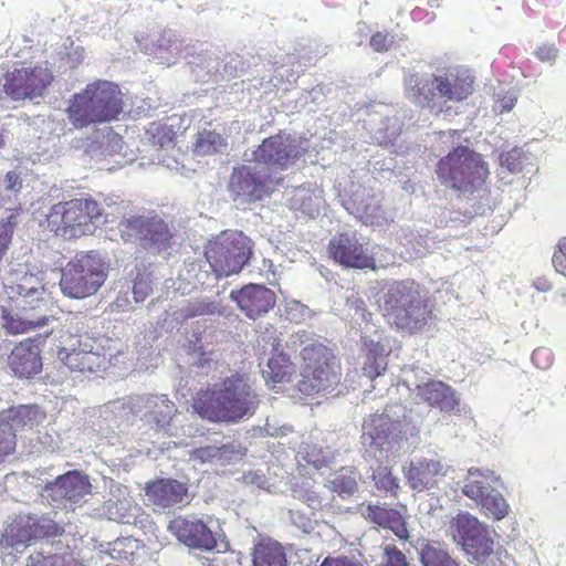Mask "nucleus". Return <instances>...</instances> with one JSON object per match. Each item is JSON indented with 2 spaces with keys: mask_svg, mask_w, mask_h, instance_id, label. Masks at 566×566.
<instances>
[{
  "mask_svg": "<svg viewBox=\"0 0 566 566\" xmlns=\"http://www.w3.org/2000/svg\"><path fill=\"white\" fill-rule=\"evenodd\" d=\"M117 229L125 242L139 240L145 248L158 252L168 249L174 238L168 224L157 214L124 217Z\"/></svg>",
  "mask_w": 566,
  "mask_h": 566,
  "instance_id": "nucleus-12",
  "label": "nucleus"
},
{
  "mask_svg": "<svg viewBox=\"0 0 566 566\" xmlns=\"http://www.w3.org/2000/svg\"><path fill=\"white\" fill-rule=\"evenodd\" d=\"M475 502L481 505L486 515L497 521L504 518L510 511L509 504L499 492H488L483 494L482 499H478Z\"/></svg>",
  "mask_w": 566,
  "mask_h": 566,
  "instance_id": "nucleus-41",
  "label": "nucleus"
},
{
  "mask_svg": "<svg viewBox=\"0 0 566 566\" xmlns=\"http://www.w3.org/2000/svg\"><path fill=\"white\" fill-rule=\"evenodd\" d=\"M18 221L14 214H10L0 221V264L8 253Z\"/></svg>",
  "mask_w": 566,
  "mask_h": 566,
  "instance_id": "nucleus-47",
  "label": "nucleus"
},
{
  "mask_svg": "<svg viewBox=\"0 0 566 566\" xmlns=\"http://www.w3.org/2000/svg\"><path fill=\"white\" fill-rule=\"evenodd\" d=\"M371 345L373 348H369L368 350L366 361L363 366V371L365 376L374 380L386 370L387 360L386 356L384 355V347H381L378 343Z\"/></svg>",
  "mask_w": 566,
  "mask_h": 566,
  "instance_id": "nucleus-43",
  "label": "nucleus"
},
{
  "mask_svg": "<svg viewBox=\"0 0 566 566\" xmlns=\"http://www.w3.org/2000/svg\"><path fill=\"white\" fill-rule=\"evenodd\" d=\"M101 217L102 207L96 200L74 198L53 205L45 217V227L54 237L71 241L92 234Z\"/></svg>",
  "mask_w": 566,
  "mask_h": 566,
  "instance_id": "nucleus-7",
  "label": "nucleus"
},
{
  "mask_svg": "<svg viewBox=\"0 0 566 566\" xmlns=\"http://www.w3.org/2000/svg\"><path fill=\"white\" fill-rule=\"evenodd\" d=\"M361 439L370 447L389 451L402 439L401 423L385 413L371 415L363 423Z\"/></svg>",
  "mask_w": 566,
  "mask_h": 566,
  "instance_id": "nucleus-17",
  "label": "nucleus"
},
{
  "mask_svg": "<svg viewBox=\"0 0 566 566\" xmlns=\"http://www.w3.org/2000/svg\"><path fill=\"white\" fill-rule=\"evenodd\" d=\"M308 505L315 507L321 504L319 496L316 494L308 495L307 497Z\"/></svg>",
  "mask_w": 566,
  "mask_h": 566,
  "instance_id": "nucleus-61",
  "label": "nucleus"
},
{
  "mask_svg": "<svg viewBox=\"0 0 566 566\" xmlns=\"http://www.w3.org/2000/svg\"><path fill=\"white\" fill-rule=\"evenodd\" d=\"M534 54L542 62H554L558 55V49L555 44L544 43L537 46Z\"/></svg>",
  "mask_w": 566,
  "mask_h": 566,
  "instance_id": "nucleus-55",
  "label": "nucleus"
},
{
  "mask_svg": "<svg viewBox=\"0 0 566 566\" xmlns=\"http://www.w3.org/2000/svg\"><path fill=\"white\" fill-rule=\"evenodd\" d=\"M307 153L302 143L291 134L280 130L262 140L253 150L255 163L266 166L265 169L286 170Z\"/></svg>",
  "mask_w": 566,
  "mask_h": 566,
  "instance_id": "nucleus-14",
  "label": "nucleus"
},
{
  "mask_svg": "<svg viewBox=\"0 0 566 566\" xmlns=\"http://www.w3.org/2000/svg\"><path fill=\"white\" fill-rule=\"evenodd\" d=\"M418 395L430 407L443 412H453L459 408V399L451 386L441 380H430L417 387Z\"/></svg>",
  "mask_w": 566,
  "mask_h": 566,
  "instance_id": "nucleus-26",
  "label": "nucleus"
},
{
  "mask_svg": "<svg viewBox=\"0 0 566 566\" xmlns=\"http://www.w3.org/2000/svg\"><path fill=\"white\" fill-rule=\"evenodd\" d=\"M145 494L153 505L166 510L185 501L188 486L176 479L157 478L146 483Z\"/></svg>",
  "mask_w": 566,
  "mask_h": 566,
  "instance_id": "nucleus-23",
  "label": "nucleus"
},
{
  "mask_svg": "<svg viewBox=\"0 0 566 566\" xmlns=\"http://www.w3.org/2000/svg\"><path fill=\"white\" fill-rule=\"evenodd\" d=\"M282 181V177H276L269 169L239 165L232 169L228 189L234 200L242 198L245 202L251 203L269 197Z\"/></svg>",
  "mask_w": 566,
  "mask_h": 566,
  "instance_id": "nucleus-11",
  "label": "nucleus"
},
{
  "mask_svg": "<svg viewBox=\"0 0 566 566\" xmlns=\"http://www.w3.org/2000/svg\"><path fill=\"white\" fill-rule=\"evenodd\" d=\"M549 358L551 354L545 348H537L532 354L533 363L541 368H545L549 365Z\"/></svg>",
  "mask_w": 566,
  "mask_h": 566,
  "instance_id": "nucleus-57",
  "label": "nucleus"
},
{
  "mask_svg": "<svg viewBox=\"0 0 566 566\" xmlns=\"http://www.w3.org/2000/svg\"><path fill=\"white\" fill-rule=\"evenodd\" d=\"M107 277V266L94 251L76 253L62 269L60 289L69 298L83 300L97 293Z\"/></svg>",
  "mask_w": 566,
  "mask_h": 566,
  "instance_id": "nucleus-8",
  "label": "nucleus"
},
{
  "mask_svg": "<svg viewBox=\"0 0 566 566\" xmlns=\"http://www.w3.org/2000/svg\"><path fill=\"white\" fill-rule=\"evenodd\" d=\"M408 485L418 492L433 489L441 478L446 475L444 465L436 459L421 458L411 461L403 469Z\"/></svg>",
  "mask_w": 566,
  "mask_h": 566,
  "instance_id": "nucleus-24",
  "label": "nucleus"
},
{
  "mask_svg": "<svg viewBox=\"0 0 566 566\" xmlns=\"http://www.w3.org/2000/svg\"><path fill=\"white\" fill-rule=\"evenodd\" d=\"M385 566H409L406 555L395 545L384 546Z\"/></svg>",
  "mask_w": 566,
  "mask_h": 566,
  "instance_id": "nucleus-52",
  "label": "nucleus"
},
{
  "mask_svg": "<svg viewBox=\"0 0 566 566\" xmlns=\"http://www.w3.org/2000/svg\"><path fill=\"white\" fill-rule=\"evenodd\" d=\"M321 566H365V564L355 556L326 557Z\"/></svg>",
  "mask_w": 566,
  "mask_h": 566,
  "instance_id": "nucleus-54",
  "label": "nucleus"
},
{
  "mask_svg": "<svg viewBox=\"0 0 566 566\" xmlns=\"http://www.w3.org/2000/svg\"><path fill=\"white\" fill-rule=\"evenodd\" d=\"M533 286L539 291V292H548L552 290L553 285L549 281V279L545 275H542V276H537L534 281H533Z\"/></svg>",
  "mask_w": 566,
  "mask_h": 566,
  "instance_id": "nucleus-58",
  "label": "nucleus"
},
{
  "mask_svg": "<svg viewBox=\"0 0 566 566\" xmlns=\"http://www.w3.org/2000/svg\"><path fill=\"white\" fill-rule=\"evenodd\" d=\"M30 518L27 515L17 516L4 530L0 538L2 548H12L22 552L33 542L32 531L30 530Z\"/></svg>",
  "mask_w": 566,
  "mask_h": 566,
  "instance_id": "nucleus-29",
  "label": "nucleus"
},
{
  "mask_svg": "<svg viewBox=\"0 0 566 566\" xmlns=\"http://www.w3.org/2000/svg\"><path fill=\"white\" fill-rule=\"evenodd\" d=\"M453 537L475 557L489 556L493 552V541L488 530L470 514H459L452 523Z\"/></svg>",
  "mask_w": 566,
  "mask_h": 566,
  "instance_id": "nucleus-15",
  "label": "nucleus"
},
{
  "mask_svg": "<svg viewBox=\"0 0 566 566\" xmlns=\"http://www.w3.org/2000/svg\"><path fill=\"white\" fill-rule=\"evenodd\" d=\"M439 97L449 102H462L473 94L474 80L464 73L436 76Z\"/></svg>",
  "mask_w": 566,
  "mask_h": 566,
  "instance_id": "nucleus-27",
  "label": "nucleus"
},
{
  "mask_svg": "<svg viewBox=\"0 0 566 566\" xmlns=\"http://www.w3.org/2000/svg\"><path fill=\"white\" fill-rule=\"evenodd\" d=\"M88 336L71 337L69 347H60L59 359L71 370L81 373H94L101 369L105 363V356L93 350Z\"/></svg>",
  "mask_w": 566,
  "mask_h": 566,
  "instance_id": "nucleus-16",
  "label": "nucleus"
},
{
  "mask_svg": "<svg viewBox=\"0 0 566 566\" xmlns=\"http://www.w3.org/2000/svg\"><path fill=\"white\" fill-rule=\"evenodd\" d=\"M133 500L132 497L111 499L106 503V514L109 520L118 523H129L133 517Z\"/></svg>",
  "mask_w": 566,
  "mask_h": 566,
  "instance_id": "nucleus-44",
  "label": "nucleus"
},
{
  "mask_svg": "<svg viewBox=\"0 0 566 566\" xmlns=\"http://www.w3.org/2000/svg\"><path fill=\"white\" fill-rule=\"evenodd\" d=\"M148 140L153 146H159L160 148L172 147L176 142V132L172 126L153 122L146 129Z\"/></svg>",
  "mask_w": 566,
  "mask_h": 566,
  "instance_id": "nucleus-40",
  "label": "nucleus"
},
{
  "mask_svg": "<svg viewBox=\"0 0 566 566\" xmlns=\"http://www.w3.org/2000/svg\"><path fill=\"white\" fill-rule=\"evenodd\" d=\"M91 483L86 475L73 470L57 476L45 485L46 496L53 502L78 503L91 493Z\"/></svg>",
  "mask_w": 566,
  "mask_h": 566,
  "instance_id": "nucleus-21",
  "label": "nucleus"
},
{
  "mask_svg": "<svg viewBox=\"0 0 566 566\" xmlns=\"http://www.w3.org/2000/svg\"><path fill=\"white\" fill-rule=\"evenodd\" d=\"M6 178H7V181L9 182V189H17V188L21 187V180L15 172L9 171L6 176Z\"/></svg>",
  "mask_w": 566,
  "mask_h": 566,
  "instance_id": "nucleus-59",
  "label": "nucleus"
},
{
  "mask_svg": "<svg viewBox=\"0 0 566 566\" xmlns=\"http://www.w3.org/2000/svg\"><path fill=\"white\" fill-rule=\"evenodd\" d=\"M301 373L296 389L303 397L331 394L342 381L340 364L333 350L318 340H312L300 352Z\"/></svg>",
  "mask_w": 566,
  "mask_h": 566,
  "instance_id": "nucleus-5",
  "label": "nucleus"
},
{
  "mask_svg": "<svg viewBox=\"0 0 566 566\" xmlns=\"http://www.w3.org/2000/svg\"><path fill=\"white\" fill-rule=\"evenodd\" d=\"M357 213L363 223L367 226H380L386 220L384 209L374 197H369L368 201L358 209Z\"/></svg>",
  "mask_w": 566,
  "mask_h": 566,
  "instance_id": "nucleus-45",
  "label": "nucleus"
},
{
  "mask_svg": "<svg viewBox=\"0 0 566 566\" xmlns=\"http://www.w3.org/2000/svg\"><path fill=\"white\" fill-rule=\"evenodd\" d=\"M313 464H314L315 468L318 469V468H322L325 464V461L324 460L314 461Z\"/></svg>",
  "mask_w": 566,
  "mask_h": 566,
  "instance_id": "nucleus-63",
  "label": "nucleus"
},
{
  "mask_svg": "<svg viewBox=\"0 0 566 566\" xmlns=\"http://www.w3.org/2000/svg\"><path fill=\"white\" fill-rule=\"evenodd\" d=\"M2 319L11 335L24 334L49 324L52 302L43 277L36 273L12 271L3 282Z\"/></svg>",
  "mask_w": 566,
  "mask_h": 566,
  "instance_id": "nucleus-1",
  "label": "nucleus"
},
{
  "mask_svg": "<svg viewBox=\"0 0 566 566\" xmlns=\"http://www.w3.org/2000/svg\"><path fill=\"white\" fill-rule=\"evenodd\" d=\"M280 339L274 338L273 352L268 360L266 367L262 370L265 385L272 389H279L282 385L293 380L296 368L290 355L279 350Z\"/></svg>",
  "mask_w": 566,
  "mask_h": 566,
  "instance_id": "nucleus-25",
  "label": "nucleus"
},
{
  "mask_svg": "<svg viewBox=\"0 0 566 566\" xmlns=\"http://www.w3.org/2000/svg\"><path fill=\"white\" fill-rule=\"evenodd\" d=\"M524 151L522 148L514 147L504 151L500 156L501 166L506 167L510 172H520L523 169Z\"/></svg>",
  "mask_w": 566,
  "mask_h": 566,
  "instance_id": "nucleus-49",
  "label": "nucleus"
},
{
  "mask_svg": "<svg viewBox=\"0 0 566 566\" xmlns=\"http://www.w3.org/2000/svg\"><path fill=\"white\" fill-rule=\"evenodd\" d=\"M30 518V530L33 541L61 536L64 533L63 526L46 515L28 514Z\"/></svg>",
  "mask_w": 566,
  "mask_h": 566,
  "instance_id": "nucleus-35",
  "label": "nucleus"
},
{
  "mask_svg": "<svg viewBox=\"0 0 566 566\" xmlns=\"http://www.w3.org/2000/svg\"><path fill=\"white\" fill-rule=\"evenodd\" d=\"M552 264L558 274L566 277V237L558 240L552 255Z\"/></svg>",
  "mask_w": 566,
  "mask_h": 566,
  "instance_id": "nucleus-51",
  "label": "nucleus"
},
{
  "mask_svg": "<svg viewBox=\"0 0 566 566\" xmlns=\"http://www.w3.org/2000/svg\"><path fill=\"white\" fill-rule=\"evenodd\" d=\"M359 473L355 469L342 468L331 481L332 491L340 496H350L358 488Z\"/></svg>",
  "mask_w": 566,
  "mask_h": 566,
  "instance_id": "nucleus-39",
  "label": "nucleus"
},
{
  "mask_svg": "<svg viewBox=\"0 0 566 566\" xmlns=\"http://www.w3.org/2000/svg\"><path fill=\"white\" fill-rule=\"evenodd\" d=\"M371 479L375 488L384 494L397 496L400 490L399 479L392 473L391 468L379 464L373 472Z\"/></svg>",
  "mask_w": 566,
  "mask_h": 566,
  "instance_id": "nucleus-38",
  "label": "nucleus"
},
{
  "mask_svg": "<svg viewBox=\"0 0 566 566\" xmlns=\"http://www.w3.org/2000/svg\"><path fill=\"white\" fill-rule=\"evenodd\" d=\"M252 249V241L243 232L224 230L208 241L205 258L217 277H228L249 264Z\"/></svg>",
  "mask_w": 566,
  "mask_h": 566,
  "instance_id": "nucleus-9",
  "label": "nucleus"
},
{
  "mask_svg": "<svg viewBox=\"0 0 566 566\" xmlns=\"http://www.w3.org/2000/svg\"><path fill=\"white\" fill-rule=\"evenodd\" d=\"M168 530L180 542L192 548L210 551L217 545L213 533L201 520L178 516L170 521Z\"/></svg>",
  "mask_w": 566,
  "mask_h": 566,
  "instance_id": "nucleus-22",
  "label": "nucleus"
},
{
  "mask_svg": "<svg viewBox=\"0 0 566 566\" xmlns=\"http://www.w3.org/2000/svg\"><path fill=\"white\" fill-rule=\"evenodd\" d=\"M17 447V434L8 423L0 421V463L13 454Z\"/></svg>",
  "mask_w": 566,
  "mask_h": 566,
  "instance_id": "nucleus-48",
  "label": "nucleus"
},
{
  "mask_svg": "<svg viewBox=\"0 0 566 566\" xmlns=\"http://www.w3.org/2000/svg\"><path fill=\"white\" fill-rule=\"evenodd\" d=\"M153 292L150 281L139 275L135 279L133 285V294L136 302H144L145 298Z\"/></svg>",
  "mask_w": 566,
  "mask_h": 566,
  "instance_id": "nucleus-53",
  "label": "nucleus"
},
{
  "mask_svg": "<svg viewBox=\"0 0 566 566\" xmlns=\"http://www.w3.org/2000/svg\"><path fill=\"white\" fill-rule=\"evenodd\" d=\"M254 566H287L283 547L274 541H259L252 553Z\"/></svg>",
  "mask_w": 566,
  "mask_h": 566,
  "instance_id": "nucleus-32",
  "label": "nucleus"
},
{
  "mask_svg": "<svg viewBox=\"0 0 566 566\" xmlns=\"http://www.w3.org/2000/svg\"><path fill=\"white\" fill-rule=\"evenodd\" d=\"M384 316L398 331L413 335L433 321V304L415 280L392 282L384 296Z\"/></svg>",
  "mask_w": 566,
  "mask_h": 566,
  "instance_id": "nucleus-4",
  "label": "nucleus"
},
{
  "mask_svg": "<svg viewBox=\"0 0 566 566\" xmlns=\"http://www.w3.org/2000/svg\"><path fill=\"white\" fill-rule=\"evenodd\" d=\"M329 258L338 265L355 270L378 269L374 249L369 240L356 231L338 232L327 244Z\"/></svg>",
  "mask_w": 566,
  "mask_h": 566,
  "instance_id": "nucleus-10",
  "label": "nucleus"
},
{
  "mask_svg": "<svg viewBox=\"0 0 566 566\" xmlns=\"http://www.w3.org/2000/svg\"><path fill=\"white\" fill-rule=\"evenodd\" d=\"M218 312L214 302L206 300H196L180 310V315L184 319L195 318L197 316L213 315Z\"/></svg>",
  "mask_w": 566,
  "mask_h": 566,
  "instance_id": "nucleus-46",
  "label": "nucleus"
},
{
  "mask_svg": "<svg viewBox=\"0 0 566 566\" xmlns=\"http://www.w3.org/2000/svg\"><path fill=\"white\" fill-rule=\"evenodd\" d=\"M395 43V36L388 31H377L369 40L370 48L378 53L387 52Z\"/></svg>",
  "mask_w": 566,
  "mask_h": 566,
  "instance_id": "nucleus-50",
  "label": "nucleus"
},
{
  "mask_svg": "<svg viewBox=\"0 0 566 566\" xmlns=\"http://www.w3.org/2000/svg\"><path fill=\"white\" fill-rule=\"evenodd\" d=\"M497 481L499 476L490 469L470 468L462 492L471 500L476 501L482 499L483 494H486L492 484Z\"/></svg>",
  "mask_w": 566,
  "mask_h": 566,
  "instance_id": "nucleus-30",
  "label": "nucleus"
},
{
  "mask_svg": "<svg viewBox=\"0 0 566 566\" xmlns=\"http://www.w3.org/2000/svg\"><path fill=\"white\" fill-rule=\"evenodd\" d=\"M227 146L226 139L214 130H202L198 133L193 144V151L198 156H207L219 153Z\"/></svg>",
  "mask_w": 566,
  "mask_h": 566,
  "instance_id": "nucleus-36",
  "label": "nucleus"
},
{
  "mask_svg": "<svg viewBox=\"0 0 566 566\" xmlns=\"http://www.w3.org/2000/svg\"><path fill=\"white\" fill-rule=\"evenodd\" d=\"M422 566H460L446 551L432 543H426L420 551Z\"/></svg>",
  "mask_w": 566,
  "mask_h": 566,
  "instance_id": "nucleus-42",
  "label": "nucleus"
},
{
  "mask_svg": "<svg viewBox=\"0 0 566 566\" xmlns=\"http://www.w3.org/2000/svg\"><path fill=\"white\" fill-rule=\"evenodd\" d=\"M129 405L134 412L144 411L142 419L156 431L166 429L177 411L175 403L166 396H136L129 398Z\"/></svg>",
  "mask_w": 566,
  "mask_h": 566,
  "instance_id": "nucleus-19",
  "label": "nucleus"
},
{
  "mask_svg": "<svg viewBox=\"0 0 566 566\" xmlns=\"http://www.w3.org/2000/svg\"><path fill=\"white\" fill-rule=\"evenodd\" d=\"M227 557L224 555H216L210 559L209 566H226Z\"/></svg>",
  "mask_w": 566,
  "mask_h": 566,
  "instance_id": "nucleus-60",
  "label": "nucleus"
},
{
  "mask_svg": "<svg viewBox=\"0 0 566 566\" xmlns=\"http://www.w3.org/2000/svg\"><path fill=\"white\" fill-rule=\"evenodd\" d=\"M124 107V94L118 84L95 80L70 96L65 113L74 128L83 129L117 120Z\"/></svg>",
  "mask_w": 566,
  "mask_h": 566,
  "instance_id": "nucleus-3",
  "label": "nucleus"
},
{
  "mask_svg": "<svg viewBox=\"0 0 566 566\" xmlns=\"http://www.w3.org/2000/svg\"><path fill=\"white\" fill-rule=\"evenodd\" d=\"M54 78L49 62L42 61L7 73L3 87L12 99H33L42 97Z\"/></svg>",
  "mask_w": 566,
  "mask_h": 566,
  "instance_id": "nucleus-13",
  "label": "nucleus"
},
{
  "mask_svg": "<svg viewBox=\"0 0 566 566\" xmlns=\"http://www.w3.org/2000/svg\"><path fill=\"white\" fill-rule=\"evenodd\" d=\"M436 76L432 78L410 77V96L421 107L434 108L438 94Z\"/></svg>",
  "mask_w": 566,
  "mask_h": 566,
  "instance_id": "nucleus-33",
  "label": "nucleus"
},
{
  "mask_svg": "<svg viewBox=\"0 0 566 566\" xmlns=\"http://www.w3.org/2000/svg\"><path fill=\"white\" fill-rule=\"evenodd\" d=\"M27 566H85L82 560L72 553L53 554L45 556L35 552L28 557Z\"/></svg>",
  "mask_w": 566,
  "mask_h": 566,
  "instance_id": "nucleus-37",
  "label": "nucleus"
},
{
  "mask_svg": "<svg viewBox=\"0 0 566 566\" xmlns=\"http://www.w3.org/2000/svg\"><path fill=\"white\" fill-rule=\"evenodd\" d=\"M4 145V138L2 136V134L0 133V147H2Z\"/></svg>",
  "mask_w": 566,
  "mask_h": 566,
  "instance_id": "nucleus-64",
  "label": "nucleus"
},
{
  "mask_svg": "<svg viewBox=\"0 0 566 566\" xmlns=\"http://www.w3.org/2000/svg\"><path fill=\"white\" fill-rule=\"evenodd\" d=\"M365 517L382 528H388L401 541L409 539V531L403 515L396 509L368 504Z\"/></svg>",
  "mask_w": 566,
  "mask_h": 566,
  "instance_id": "nucleus-28",
  "label": "nucleus"
},
{
  "mask_svg": "<svg viewBox=\"0 0 566 566\" xmlns=\"http://www.w3.org/2000/svg\"><path fill=\"white\" fill-rule=\"evenodd\" d=\"M322 199L317 189L298 187L290 199V209L303 217L315 218L319 213Z\"/></svg>",
  "mask_w": 566,
  "mask_h": 566,
  "instance_id": "nucleus-31",
  "label": "nucleus"
},
{
  "mask_svg": "<svg viewBox=\"0 0 566 566\" xmlns=\"http://www.w3.org/2000/svg\"><path fill=\"white\" fill-rule=\"evenodd\" d=\"M43 415L36 406L21 405L17 408L10 409L8 418L0 419V421H2V423H8L17 434L18 430H22L24 428H33L41 421Z\"/></svg>",
  "mask_w": 566,
  "mask_h": 566,
  "instance_id": "nucleus-34",
  "label": "nucleus"
},
{
  "mask_svg": "<svg viewBox=\"0 0 566 566\" xmlns=\"http://www.w3.org/2000/svg\"><path fill=\"white\" fill-rule=\"evenodd\" d=\"M434 171L442 186L469 193L481 189L490 176L489 165L482 154L463 145L453 147L441 157Z\"/></svg>",
  "mask_w": 566,
  "mask_h": 566,
  "instance_id": "nucleus-6",
  "label": "nucleus"
},
{
  "mask_svg": "<svg viewBox=\"0 0 566 566\" xmlns=\"http://www.w3.org/2000/svg\"><path fill=\"white\" fill-rule=\"evenodd\" d=\"M259 396L248 374L234 373L213 387L200 389L192 397L191 408L200 418L211 422H238L252 416Z\"/></svg>",
  "mask_w": 566,
  "mask_h": 566,
  "instance_id": "nucleus-2",
  "label": "nucleus"
},
{
  "mask_svg": "<svg viewBox=\"0 0 566 566\" xmlns=\"http://www.w3.org/2000/svg\"><path fill=\"white\" fill-rule=\"evenodd\" d=\"M230 298L251 319L268 314L276 303V295L271 289L253 283L231 291Z\"/></svg>",
  "mask_w": 566,
  "mask_h": 566,
  "instance_id": "nucleus-18",
  "label": "nucleus"
},
{
  "mask_svg": "<svg viewBox=\"0 0 566 566\" xmlns=\"http://www.w3.org/2000/svg\"><path fill=\"white\" fill-rule=\"evenodd\" d=\"M513 105H514V102L512 99H510L509 102H505V104H503V111H511Z\"/></svg>",
  "mask_w": 566,
  "mask_h": 566,
  "instance_id": "nucleus-62",
  "label": "nucleus"
},
{
  "mask_svg": "<svg viewBox=\"0 0 566 566\" xmlns=\"http://www.w3.org/2000/svg\"><path fill=\"white\" fill-rule=\"evenodd\" d=\"M43 342L41 336L25 338L12 348L8 365L12 373L19 378H32L42 370V357L40 344Z\"/></svg>",
  "mask_w": 566,
  "mask_h": 566,
  "instance_id": "nucleus-20",
  "label": "nucleus"
},
{
  "mask_svg": "<svg viewBox=\"0 0 566 566\" xmlns=\"http://www.w3.org/2000/svg\"><path fill=\"white\" fill-rule=\"evenodd\" d=\"M220 449L217 447H201L197 448L192 452V458L200 462L211 461L213 458L219 455Z\"/></svg>",
  "mask_w": 566,
  "mask_h": 566,
  "instance_id": "nucleus-56",
  "label": "nucleus"
}]
</instances>
